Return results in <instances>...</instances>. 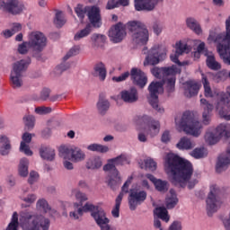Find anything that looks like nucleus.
Returning <instances> with one entry per match:
<instances>
[{"label": "nucleus", "mask_w": 230, "mask_h": 230, "mask_svg": "<svg viewBox=\"0 0 230 230\" xmlns=\"http://www.w3.org/2000/svg\"><path fill=\"white\" fill-rule=\"evenodd\" d=\"M179 204V199L173 189L170 190V196L165 199V206L168 209H173Z\"/></svg>", "instance_id": "nucleus-31"}, {"label": "nucleus", "mask_w": 230, "mask_h": 230, "mask_svg": "<svg viewBox=\"0 0 230 230\" xmlns=\"http://www.w3.org/2000/svg\"><path fill=\"white\" fill-rule=\"evenodd\" d=\"M52 109L51 107H37L35 109L36 114H49L51 112Z\"/></svg>", "instance_id": "nucleus-55"}, {"label": "nucleus", "mask_w": 230, "mask_h": 230, "mask_svg": "<svg viewBox=\"0 0 230 230\" xmlns=\"http://www.w3.org/2000/svg\"><path fill=\"white\" fill-rule=\"evenodd\" d=\"M24 4H20L19 0H0V11L7 12L11 15L22 13Z\"/></svg>", "instance_id": "nucleus-15"}, {"label": "nucleus", "mask_w": 230, "mask_h": 230, "mask_svg": "<svg viewBox=\"0 0 230 230\" xmlns=\"http://www.w3.org/2000/svg\"><path fill=\"white\" fill-rule=\"evenodd\" d=\"M152 75L155 78L162 80L161 82L153 81L149 86V103L153 109L157 112H164V109L159 107V91H163L164 85L167 93H173L175 91V82L177 81V74L181 73V70L177 68V66L172 65L171 66L155 67L151 70Z\"/></svg>", "instance_id": "nucleus-1"}, {"label": "nucleus", "mask_w": 230, "mask_h": 230, "mask_svg": "<svg viewBox=\"0 0 230 230\" xmlns=\"http://www.w3.org/2000/svg\"><path fill=\"white\" fill-rule=\"evenodd\" d=\"M93 70V75L98 76L102 82L107 78V69L105 68V65H103V63L96 64Z\"/></svg>", "instance_id": "nucleus-32"}, {"label": "nucleus", "mask_w": 230, "mask_h": 230, "mask_svg": "<svg viewBox=\"0 0 230 230\" xmlns=\"http://www.w3.org/2000/svg\"><path fill=\"white\" fill-rule=\"evenodd\" d=\"M54 24H56L57 28H62V26L66 24V18H64V13H62V11H58V13H56Z\"/></svg>", "instance_id": "nucleus-46"}, {"label": "nucleus", "mask_w": 230, "mask_h": 230, "mask_svg": "<svg viewBox=\"0 0 230 230\" xmlns=\"http://www.w3.org/2000/svg\"><path fill=\"white\" fill-rule=\"evenodd\" d=\"M23 121L25 124V127H27V128H33V127H35V117H33L32 115H28L23 117Z\"/></svg>", "instance_id": "nucleus-49"}, {"label": "nucleus", "mask_w": 230, "mask_h": 230, "mask_svg": "<svg viewBox=\"0 0 230 230\" xmlns=\"http://www.w3.org/2000/svg\"><path fill=\"white\" fill-rule=\"evenodd\" d=\"M176 148H178V150H191L195 148V143H193L191 139L183 137L176 144Z\"/></svg>", "instance_id": "nucleus-30"}, {"label": "nucleus", "mask_w": 230, "mask_h": 230, "mask_svg": "<svg viewBox=\"0 0 230 230\" xmlns=\"http://www.w3.org/2000/svg\"><path fill=\"white\" fill-rule=\"evenodd\" d=\"M190 155L195 159H202L205 155L204 148H195L191 151Z\"/></svg>", "instance_id": "nucleus-51"}, {"label": "nucleus", "mask_w": 230, "mask_h": 230, "mask_svg": "<svg viewBox=\"0 0 230 230\" xmlns=\"http://www.w3.org/2000/svg\"><path fill=\"white\" fill-rule=\"evenodd\" d=\"M28 46L34 51L33 57L39 59L40 53L48 46V38L40 31H32L29 34Z\"/></svg>", "instance_id": "nucleus-9"}, {"label": "nucleus", "mask_w": 230, "mask_h": 230, "mask_svg": "<svg viewBox=\"0 0 230 230\" xmlns=\"http://www.w3.org/2000/svg\"><path fill=\"white\" fill-rule=\"evenodd\" d=\"M91 31H93V27L91 24H86L85 28L77 31L74 36V40L78 41L82 40V39H85V37H89L91 35Z\"/></svg>", "instance_id": "nucleus-34"}, {"label": "nucleus", "mask_w": 230, "mask_h": 230, "mask_svg": "<svg viewBox=\"0 0 230 230\" xmlns=\"http://www.w3.org/2000/svg\"><path fill=\"white\" fill-rule=\"evenodd\" d=\"M134 121L136 125L144 127L145 132L151 136V137L157 136V134H159V130H161V124L159 121L152 119L148 115L136 116L134 118Z\"/></svg>", "instance_id": "nucleus-10"}, {"label": "nucleus", "mask_w": 230, "mask_h": 230, "mask_svg": "<svg viewBox=\"0 0 230 230\" xmlns=\"http://www.w3.org/2000/svg\"><path fill=\"white\" fill-rule=\"evenodd\" d=\"M103 171L110 172L111 175H118L119 173L112 159L108 160V163L103 166Z\"/></svg>", "instance_id": "nucleus-42"}, {"label": "nucleus", "mask_w": 230, "mask_h": 230, "mask_svg": "<svg viewBox=\"0 0 230 230\" xmlns=\"http://www.w3.org/2000/svg\"><path fill=\"white\" fill-rule=\"evenodd\" d=\"M31 63V59H21L14 63L13 71L11 72V82L13 89L22 87V73L28 69V66Z\"/></svg>", "instance_id": "nucleus-11"}, {"label": "nucleus", "mask_w": 230, "mask_h": 230, "mask_svg": "<svg viewBox=\"0 0 230 230\" xmlns=\"http://www.w3.org/2000/svg\"><path fill=\"white\" fill-rule=\"evenodd\" d=\"M49 94H51V90L49 88H44L40 92V100H42V102H46L47 100H49Z\"/></svg>", "instance_id": "nucleus-54"}, {"label": "nucleus", "mask_w": 230, "mask_h": 230, "mask_svg": "<svg viewBox=\"0 0 230 230\" xmlns=\"http://www.w3.org/2000/svg\"><path fill=\"white\" fill-rule=\"evenodd\" d=\"M206 62L208 69H211L212 71H220V69H222V65L217 61L213 55L208 56Z\"/></svg>", "instance_id": "nucleus-33"}, {"label": "nucleus", "mask_w": 230, "mask_h": 230, "mask_svg": "<svg viewBox=\"0 0 230 230\" xmlns=\"http://www.w3.org/2000/svg\"><path fill=\"white\" fill-rule=\"evenodd\" d=\"M40 155L41 159L45 161H54L55 160V149L49 146H41L40 148Z\"/></svg>", "instance_id": "nucleus-28"}, {"label": "nucleus", "mask_w": 230, "mask_h": 230, "mask_svg": "<svg viewBox=\"0 0 230 230\" xmlns=\"http://www.w3.org/2000/svg\"><path fill=\"white\" fill-rule=\"evenodd\" d=\"M111 107V102L107 101L102 95H100L99 101L97 102V109L100 114H105L109 108Z\"/></svg>", "instance_id": "nucleus-35"}, {"label": "nucleus", "mask_w": 230, "mask_h": 230, "mask_svg": "<svg viewBox=\"0 0 230 230\" xmlns=\"http://www.w3.org/2000/svg\"><path fill=\"white\" fill-rule=\"evenodd\" d=\"M87 211H91L93 220H95L97 226L101 227V230L115 229L109 225L111 220L107 217L105 210L100 208V207L94 206L91 203H86L83 208H78L79 215H84V213H87Z\"/></svg>", "instance_id": "nucleus-5"}, {"label": "nucleus", "mask_w": 230, "mask_h": 230, "mask_svg": "<svg viewBox=\"0 0 230 230\" xmlns=\"http://www.w3.org/2000/svg\"><path fill=\"white\" fill-rule=\"evenodd\" d=\"M175 123L180 132H185L194 137H199L202 133V124L195 118L192 111L183 112L181 119L179 121L176 119Z\"/></svg>", "instance_id": "nucleus-4"}, {"label": "nucleus", "mask_w": 230, "mask_h": 230, "mask_svg": "<svg viewBox=\"0 0 230 230\" xmlns=\"http://www.w3.org/2000/svg\"><path fill=\"white\" fill-rule=\"evenodd\" d=\"M200 103L204 110L202 114L203 125H209V123L211 122V112H213L214 106L213 104L209 103L206 99H201Z\"/></svg>", "instance_id": "nucleus-24"}, {"label": "nucleus", "mask_w": 230, "mask_h": 230, "mask_svg": "<svg viewBox=\"0 0 230 230\" xmlns=\"http://www.w3.org/2000/svg\"><path fill=\"white\" fill-rule=\"evenodd\" d=\"M221 137H230V124H220L215 129H208L205 140L208 145H217Z\"/></svg>", "instance_id": "nucleus-12"}, {"label": "nucleus", "mask_w": 230, "mask_h": 230, "mask_svg": "<svg viewBox=\"0 0 230 230\" xmlns=\"http://www.w3.org/2000/svg\"><path fill=\"white\" fill-rule=\"evenodd\" d=\"M37 181H39V172H37L35 171H31L30 172V177L28 179L29 184H35V182H37Z\"/></svg>", "instance_id": "nucleus-56"}, {"label": "nucleus", "mask_w": 230, "mask_h": 230, "mask_svg": "<svg viewBox=\"0 0 230 230\" xmlns=\"http://www.w3.org/2000/svg\"><path fill=\"white\" fill-rule=\"evenodd\" d=\"M22 200L26 204H22V208H30V206L34 204L35 200H37V195L28 194L26 197L22 198Z\"/></svg>", "instance_id": "nucleus-47"}, {"label": "nucleus", "mask_w": 230, "mask_h": 230, "mask_svg": "<svg viewBox=\"0 0 230 230\" xmlns=\"http://www.w3.org/2000/svg\"><path fill=\"white\" fill-rule=\"evenodd\" d=\"M145 166L148 170L154 172L157 168V163H155V161H154L152 158H147L145 160Z\"/></svg>", "instance_id": "nucleus-50"}, {"label": "nucleus", "mask_w": 230, "mask_h": 230, "mask_svg": "<svg viewBox=\"0 0 230 230\" xmlns=\"http://www.w3.org/2000/svg\"><path fill=\"white\" fill-rule=\"evenodd\" d=\"M20 224L25 230H49V219L42 216L25 213L20 218Z\"/></svg>", "instance_id": "nucleus-7"}, {"label": "nucleus", "mask_w": 230, "mask_h": 230, "mask_svg": "<svg viewBox=\"0 0 230 230\" xmlns=\"http://www.w3.org/2000/svg\"><path fill=\"white\" fill-rule=\"evenodd\" d=\"M78 53H80V47L79 46L73 47L63 58L64 62H66V60H69L71 57H75V55H78Z\"/></svg>", "instance_id": "nucleus-48"}, {"label": "nucleus", "mask_w": 230, "mask_h": 230, "mask_svg": "<svg viewBox=\"0 0 230 230\" xmlns=\"http://www.w3.org/2000/svg\"><path fill=\"white\" fill-rule=\"evenodd\" d=\"M220 195V188L217 185H211L208 196L207 198V211L208 217H211L213 213H217L220 206H222V201L218 198Z\"/></svg>", "instance_id": "nucleus-13"}, {"label": "nucleus", "mask_w": 230, "mask_h": 230, "mask_svg": "<svg viewBox=\"0 0 230 230\" xmlns=\"http://www.w3.org/2000/svg\"><path fill=\"white\" fill-rule=\"evenodd\" d=\"M199 91H200V84L197 81L189 80L185 82V96L186 98H193V96H197L199 94Z\"/></svg>", "instance_id": "nucleus-22"}, {"label": "nucleus", "mask_w": 230, "mask_h": 230, "mask_svg": "<svg viewBox=\"0 0 230 230\" xmlns=\"http://www.w3.org/2000/svg\"><path fill=\"white\" fill-rule=\"evenodd\" d=\"M115 166H123L127 163V156L120 155L115 158H112Z\"/></svg>", "instance_id": "nucleus-52"}, {"label": "nucleus", "mask_w": 230, "mask_h": 230, "mask_svg": "<svg viewBox=\"0 0 230 230\" xmlns=\"http://www.w3.org/2000/svg\"><path fill=\"white\" fill-rule=\"evenodd\" d=\"M36 208L43 213H51V207L45 199H40L36 203Z\"/></svg>", "instance_id": "nucleus-37"}, {"label": "nucleus", "mask_w": 230, "mask_h": 230, "mask_svg": "<svg viewBox=\"0 0 230 230\" xmlns=\"http://www.w3.org/2000/svg\"><path fill=\"white\" fill-rule=\"evenodd\" d=\"M164 170L168 175H172V184L181 188H186L193 175V164L173 153L165 155Z\"/></svg>", "instance_id": "nucleus-2"}, {"label": "nucleus", "mask_w": 230, "mask_h": 230, "mask_svg": "<svg viewBox=\"0 0 230 230\" xmlns=\"http://www.w3.org/2000/svg\"><path fill=\"white\" fill-rule=\"evenodd\" d=\"M146 200V191L145 190H130L129 198H128V204L129 209L131 211L136 210L137 208V204H141Z\"/></svg>", "instance_id": "nucleus-20"}, {"label": "nucleus", "mask_w": 230, "mask_h": 230, "mask_svg": "<svg viewBox=\"0 0 230 230\" xmlns=\"http://www.w3.org/2000/svg\"><path fill=\"white\" fill-rule=\"evenodd\" d=\"M75 199L80 200V202H85V200H87V196L81 191H77L75 193Z\"/></svg>", "instance_id": "nucleus-62"}, {"label": "nucleus", "mask_w": 230, "mask_h": 230, "mask_svg": "<svg viewBox=\"0 0 230 230\" xmlns=\"http://www.w3.org/2000/svg\"><path fill=\"white\" fill-rule=\"evenodd\" d=\"M28 164H30L28 158L21 159L19 164V175H21V177H28Z\"/></svg>", "instance_id": "nucleus-38"}, {"label": "nucleus", "mask_w": 230, "mask_h": 230, "mask_svg": "<svg viewBox=\"0 0 230 230\" xmlns=\"http://www.w3.org/2000/svg\"><path fill=\"white\" fill-rule=\"evenodd\" d=\"M18 52L20 55H26L28 53V41H23L18 46Z\"/></svg>", "instance_id": "nucleus-59"}, {"label": "nucleus", "mask_w": 230, "mask_h": 230, "mask_svg": "<svg viewBox=\"0 0 230 230\" xmlns=\"http://www.w3.org/2000/svg\"><path fill=\"white\" fill-rule=\"evenodd\" d=\"M59 154L62 155L70 156V161L72 163H82V161H85V152H84L80 147L73 146H61L59 148Z\"/></svg>", "instance_id": "nucleus-16"}, {"label": "nucleus", "mask_w": 230, "mask_h": 230, "mask_svg": "<svg viewBox=\"0 0 230 230\" xmlns=\"http://www.w3.org/2000/svg\"><path fill=\"white\" fill-rule=\"evenodd\" d=\"M93 42H105L107 37H105V35H102V34H93L91 37Z\"/></svg>", "instance_id": "nucleus-60"}, {"label": "nucleus", "mask_w": 230, "mask_h": 230, "mask_svg": "<svg viewBox=\"0 0 230 230\" xmlns=\"http://www.w3.org/2000/svg\"><path fill=\"white\" fill-rule=\"evenodd\" d=\"M127 28L131 33L132 42L137 44V46H146L150 39V33L146 25L141 22H128L127 23Z\"/></svg>", "instance_id": "nucleus-6"}, {"label": "nucleus", "mask_w": 230, "mask_h": 230, "mask_svg": "<svg viewBox=\"0 0 230 230\" xmlns=\"http://www.w3.org/2000/svg\"><path fill=\"white\" fill-rule=\"evenodd\" d=\"M186 25L187 28L194 31L196 35H201L202 34V27H200V23L193 18V17H189L186 19Z\"/></svg>", "instance_id": "nucleus-27"}, {"label": "nucleus", "mask_w": 230, "mask_h": 230, "mask_svg": "<svg viewBox=\"0 0 230 230\" xmlns=\"http://www.w3.org/2000/svg\"><path fill=\"white\" fill-rule=\"evenodd\" d=\"M154 213L163 220L164 222H170V216H168V210L164 207H158L154 210Z\"/></svg>", "instance_id": "nucleus-36"}, {"label": "nucleus", "mask_w": 230, "mask_h": 230, "mask_svg": "<svg viewBox=\"0 0 230 230\" xmlns=\"http://www.w3.org/2000/svg\"><path fill=\"white\" fill-rule=\"evenodd\" d=\"M164 0H135V10L137 12H152L158 3Z\"/></svg>", "instance_id": "nucleus-21"}, {"label": "nucleus", "mask_w": 230, "mask_h": 230, "mask_svg": "<svg viewBox=\"0 0 230 230\" xmlns=\"http://www.w3.org/2000/svg\"><path fill=\"white\" fill-rule=\"evenodd\" d=\"M123 102L126 103H136L139 100V94L136 87H131L129 90H124L120 93Z\"/></svg>", "instance_id": "nucleus-23"}, {"label": "nucleus", "mask_w": 230, "mask_h": 230, "mask_svg": "<svg viewBox=\"0 0 230 230\" xmlns=\"http://www.w3.org/2000/svg\"><path fill=\"white\" fill-rule=\"evenodd\" d=\"M134 177L129 176L122 186V192H120L115 199V206L111 210V215L114 218H119V208L121 207V200H123V192L128 193V186L132 184Z\"/></svg>", "instance_id": "nucleus-19"}, {"label": "nucleus", "mask_w": 230, "mask_h": 230, "mask_svg": "<svg viewBox=\"0 0 230 230\" xmlns=\"http://www.w3.org/2000/svg\"><path fill=\"white\" fill-rule=\"evenodd\" d=\"M121 184V176L119 174H111L108 185L111 190H116Z\"/></svg>", "instance_id": "nucleus-40"}, {"label": "nucleus", "mask_w": 230, "mask_h": 230, "mask_svg": "<svg viewBox=\"0 0 230 230\" xmlns=\"http://www.w3.org/2000/svg\"><path fill=\"white\" fill-rule=\"evenodd\" d=\"M202 84L206 98H213V96H215L213 95V90H211L209 81L208 80V77L204 74H202Z\"/></svg>", "instance_id": "nucleus-39"}, {"label": "nucleus", "mask_w": 230, "mask_h": 230, "mask_svg": "<svg viewBox=\"0 0 230 230\" xmlns=\"http://www.w3.org/2000/svg\"><path fill=\"white\" fill-rule=\"evenodd\" d=\"M119 6V2L118 0H108L106 4V10H114Z\"/></svg>", "instance_id": "nucleus-57"}, {"label": "nucleus", "mask_w": 230, "mask_h": 230, "mask_svg": "<svg viewBox=\"0 0 230 230\" xmlns=\"http://www.w3.org/2000/svg\"><path fill=\"white\" fill-rule=\"evenodd\" d=\"M87 150H90V152H100L101 154H106V152H109V147L100 144H92L87 146Z\"/></svg>", "instance_id": "nucleus-43"}, {"label": "nucleus", "mask_w": 230, "mask_h": 230, "mask_svg": "<svg viewBox=\"0 0 230 230\" xmlns=\"http://www.w3.org/2000/svg\"><path fill=\"white\" fill-rule=\"evenodd\" d=\"M128 76H130L133 84L139 87V89H145V86L148 84V77H146L145 72L136 67H133L130 73L128 71L119 76H113L111 80L119 84V82H125Z\"/></svg>", "instance_id": "nucleus-8"}, {"label": "nucleus", "mask_w": 230, "mask_h": 230, "mask_svg": "<svg viewBox=\"0 0 230 230\" xmlns=\"http://www.w3.org/2000/svg\"><path fill=\"white\" fill-rule=\"evenodd\" d=\"M101 166H103V161L100 156H91L86 160L87 170H100Z\"/></svg>", "instance_id": "nucleus-26"}, {"label": "nucleus", "mask_w": 230, "mask_h": 230, "mask_svg": "<svg viewBox=\"0 0 230 230\" xmlns=\"http://www.w3.org/2000/svg\"><path fill=\"white\" fill-rule=\"evenodd\" d=\"M190 51L191 48H190L188 44L182 41L176 43V53H178V55H182V53H190Z\"/></svg>", "instance_id": "nucleus-45"}, {"label": "nucleus", "mask_w": 230, "mask_h": 230, "mask_svg": "<svg viewBox=\"0 0 230 230\" xmlns=\"http://www.w3.org/2000/svg\"><path fill=\"white\" fill-rule=\"evenodd\" d=\"M155 187L157 191H160V193H166V191H168V181L158 179L155 182Z\"/></svg>", "instance_id": "nucleus-44"}, {"label": "nucleus", "mask_w": 230, "mask_h": 230, "mask_svg": "<svg viewBox=\"0 0 230 230\" xmlns=\"http://www.w3.org/2000/svg\"><path fill=\"white\" fill-rule=\"evenodd\" d=\"M89 8L90 6L84 7L81 4H78L75 8V12L81 21H84V19H85V13H89Z\"/></svg>", "instance_id": "nucleus-41"}, {"label": "nucleus", "mask_w": 230, "mask_h": 230, "mask_svg": "<svg viewBox=\"0 0 230 230\" xmlns=\"http://www.w3.org/2000/svg\"><path fill=\"white\" fill-rule=\"evenodd\" d=\"M88 8L87 17L90 23L87 24H90L92 28H102V11L100 7L93 5Z\"/></svg>", "instance_id": "nucleus-18"}, {"label": "nucleus", "mask_w": 230, "mask_h": 230, "mask_svg": "<svg viewBox=\"0 0 230 230\" xmlns=\"http://www.w3.org/2000/svg\"><path fill=\"white\" fill-rule=\"evenodd\" d=\"M109 37L114 44L121 42L127 37V25L121 22L113 25L109 31Z\"/></svg>", "instance_id": "nucleus-17"}, {"label": "nucleus", "mask_w": 230, "mask_h": 230, "mask_svg": "<svg viewBox=\"0 0 230 230\" xmlns=\"http://www.w3.org/2000/svg\"><path fill=\"white\" fill-rule=\"evenodd\" d=\"M200 53H203V55H208V49H206V43L204 42L199 44L197 48V52H195L194 56L199 57Z\"/></svg>", "instance_id": "nucleus-53"}, {"label": "nucleus", "mask_w": 230, "mask_h": 230, "mask_svg": "<svg viewBox=\"0 0 230 230\" xmlns=\"http://www.w3.org/2000/svg\"><path fill=\"white\" fill-rule=\"evenodd\" d=\"M22 30V25L21 23H13L12 26L11 31H13V33L15 35V33H18V31H21Z\"/></svg>", "instance_id": "nucleus-63"}, {"label": "nucleus", "mask_w": 230, "mask_h": 230, "mask_svg": "<svg viewBox=\"0 0 230 230\" xmlns=\"http://www.w3.org/2000/svg\"><path fill=\"white\" fill-rule=\"evenodd\" d=\"M179 57H181V54L175 52V54H172L170 56V58L172 60V62H173L174 64H177L178 66H185L186 62H181L179 60Z\"/></svg>", "instance_id": "nucleus-58"}, {"label": "nucleus", "mask_w": 230, "mask_h": 230, "mask_svg": "<svg viewBox=\"0 0 230 230\" xmlns=\"http://www.w3.org/2000/svg\"><path fill=\"white\" fill-rule=\"evenodd\" d=\"M0 154L1 155H8L10 150H12V145L10 144V139L6 136H0Z\"/></svg>", "instance_id": "nucleus-29"}, {"label": "nucleus", "mask_w": 230, "mask_h": 230, "mask_svg": "<svg viewBox=\"0 0 230 230\" xmlns=\"http://www.w3.org/2000/svg\"><path fill=\"white\" fill-rule=\"evenodd\" d=\"M166 48L162 45H155L148 51L146 62L151 66H157L159 62L166 59Z\"/></svg>", "instance_id": "nucleus-14"}, {"label": "nucleus", "mask_w": 230, "mask_h": 230, "mask_svg": "<svg viewBox=\"0 0 230 230\" xmlns=\"http://www.w3.org/2000/svg\"><path fill=\"white\" fill-rule=\"evenodd\" d=\"M170 141V131L166 130L162 135V142L168 143Z\"/></svg>", "instance_id": "nucleus-64"}, {"label": "nucleus", "mask_w": 230, "mask_h": 230, "mask_svg": "<svg viewBox=\"0 0 230 230\" xmlns=\"http://www.w3.org/2000/svg\"><path fill=\"white\" fill-rule=\"evenodd\" d=\"M31 134L28 132H25L22 137V141L20 144V152H23L25 155H33V152L30 150V146H28L31 143Z\"/></svg>", "instance_id": "nucleus-25"}, {"label": "nucleus", "mask_w": 230, "mask_h": 230, "mask_svg": "<svg viewBox=\"0 0 230 230\" xmlns=\"http://www.w3.org/2000/svg\"><path fill=\"white\" fill-rule=\"evenodd\" d=\"M226 31L217 33L210 31L208 41L217 44V49L224 64L230 66V15L226 20Z\"/></svg>", "instance_id": "nucleus-3"}, {"label": "nucleus", "mask_w": 230, "mask_h": 230, "mask_svg": "<svg viewBox=\"0 0 230 230\" xmlns=\"http://www.w3.org/2000/svg\"><path fill=\"white\" fill-rule=\"evenodd\" d=\"M169 230H182V224L179 221H174L170 226Z\"/></svg>", "instance_id": "nucleus-61"}]
</instances>
